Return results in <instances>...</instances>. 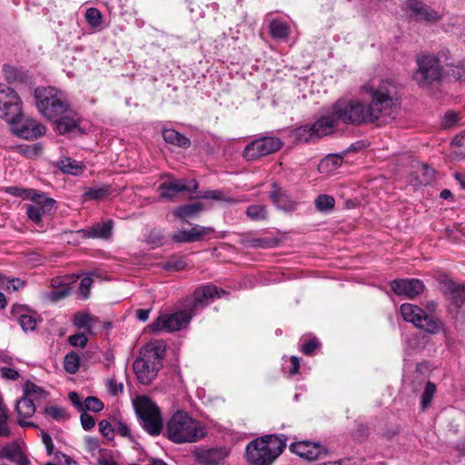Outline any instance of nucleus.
I'll use <instances>...</instances> for the list:
<instances>
[{"mask_svg": "<svg viewBox=\"0 0 465 465\" xmlns=\"http://www.w3.org/2000/svg\"><path fill=\"white\" fill-rule=\"evenodd\" d=\"M362 90L371 96L369 104L349 98H340L332 104V114L338 123L361 125L387 123L396 118L401 87L395 80L381 79L377 85L366 84Z\"/></svg>", "mask_w": 465, "mask_h": 465, "instance_id": "1", "label": "nucleus"}, {"mask_svg": "<svg viewBox=\"0 0 465 465\" xmlns=\"http://www.w3.org/2000/svg\"><path fill=\"white\" fill-rule=\"evenodd\" d=\"M205 435L204 428L185 411H176L166 424L165 436L176 444L196 442Z\"/></svg>", "mask_w": 465, "mask_h": 465, "instance_id": "2", "label": "nucleus"}, {"mask_svg": "<svg viewBox=\"0 0 465 465\" xmlns=\"http://www.w3.org/2000/svg\"><path fill=\"white\" fill-rule=\"evenodd\" d=\"M284 435H265L252 440L246 447L245 457L253 465H270L286 447Z\"/></svg>", "mask_w": 465, "mask_h": 465, "instance_id": "3", "label": "nucleus"}, {"mask_svg": "<svg viewBox=\"0 0 465 465\" xmlns=\"http://www.w3.org/2000/svg\"><path fill=\"white\" fill-rule=\"evenodd\" d=\"M198 183L194 180L172 179L163 183L160 189V195L166 200H173L178 194L188 192L191 197L205 200L226 202L227 196L221 190H203L197 192Z\"/></svg>", "mask_w": 465, "mask_h": 465, "instance_id": "4", "label": "nucleus"}, {"mask_svg": "<svg viewBox=\"0 0 465 465\" xmlns=\"http://www.w3.org/2000/svg\"><path fill=\"white\" fill-rule=\"evenodd\" d=\"M35 96L40 114L52 121L63 115L70 107L64 94L52 86L36 88Z\"/></svg>", "mask_w": 465, "mask_h": 465, "instance_id": "5", "label": "nucleus"}, {"mask_svg": "<svg viewBox=\"0 0 465 465\" xmlns=\"http://www.w3.org/2000/svg\"><path fill=\"white\" fill-rule=\"evenodd\" d=\"M133 405L143 430L151 435H159L163 429L159 407L146 396L136 397Z\"/></svg>", "mask_w": 465, "mask_h": 465, "instance_id": "6", "label": "nucleus"}, {"mask_svg": "<svg viewBox=\"0 0 465 465\" xmlns=\"http://www.w3.org/2000/svg\"><path fill=\"white\" fill-rule=\"evenodd\" d=\"M401 314L405 322H411L417 328L429 333H438L442 329V322L439 319L429 316L421 308L412 303H403L400 308Z\"/></svg>", "mask_w": 465, "mask_h": 465, "instance_id": "7", "label": "nucleus"}, {"mask_svg": "<svg viewBox=\"0 0 465 465\" xmlns=\"http://www.w3.org/2000/svg\"><path fill=\"white\" fill-rule=\"evenodd\" d=\"M4 119L10 124L12 132L18 137L33 140L45 134V125L36 120L25 116L21 110L17 114L4 117Z\"/></svg>", "mask_w": 465, "mask_h": 465, "instance_id": "8", "label": "nucleus"}, {"mask_svg": "<svg viewBox=\"0 0 465 465\" xmlns=\"http://www.w3.org/2000/svg\"><path fill=\"white\" fill-rule=\"evenodd\" d=\"M417 63L418 69L414 73L413 78L421 86L438 81L444 75V67H440L439 59L434 55H425L419 58Z\"/></svg>", "mask_w": 465, "mask_h": 465, "instance_id": "9", "label": "nucleus"}, {"mask_svg": "<svg viewBox=\"0 0 465 465\" xmlns=\"http://www.w3.org/2000/svg\"><path fill=\"white\" fill-rule=\"evenodd\" d=\"M193 314L188 310L180 311L174 313H163L150 324L152 332L166 331L173 332L187 326Z\"/></svg>", "mask_w": 465, "mask_h": 465, "instance_id": "10", "label": "nucleus"}, {"mask_svg": "<svg viewBox=\"0 0 465 465\" xmlns=\"http://www.w3.org/2000/svg\"><path fill=\"white\" fill-rule=\"evenodd\" d=\"M282 146L280 139L264 136L250 142L244 147L242 155L246 161H254L277 152Z\"/></svg>", "mask_w": 465, "mask_h": 465, "instance_id": "11", "label": "nucleus"}, {"mask_svg": "<svg viewBox=\"0 0 465 465\" xmlns=\"http://www.w3.org/2000/svg\"><path fill=\"white\" fill-rule=\"evenodd\" d=\"M231 450L225 446L213 448H196L193 451L195 461L199 465H225Z\"/></svg>", "mask_w": 465, "mask_h": 465, "instance_id": "12", "label": "nucleus"}, {"mask_svg": "<svg viewBox=\"0 0 465 465\" xmlns=\"http://www.w3.org/2000/svg\"><path fill=\"white\" fill-rule=\"evenodd\" d=\"M223 290H219L215 285H203L194 291L193 301L188 309L193 315L196 314L200 308H203L213 302L215 298L224 294Z\"/></svg>", "mask_w": 465, "mask_h": 465, "instance_id": "13", "label": "nucleus"}, {"mask_svg": "<svg viewBox=\"0 0 465 465\" xmlns=\"http://www.w3.org/2000/svg\"><path fill=\"white\" fill-rule=\"evenodd\" d=\"M21 99L5 84L0 83V117L15 115L20 111Z\"/></svg>", "mask_w": 465, "mask_h": 465, "instance_id": "14", "label": "nucleus"}, {"mask_svg": "<svg viewBox=\"0 0 465 465\" xmlns=\"http://www.w3.org/2000/svg\"><path fill=\"white\" fill-rule=\"evenodd\" d=\"M389 284L395 294L409 299H414L425 289L423 282L419 279H395Z\"/></svg>", "mask_w": 465, "mask_h": 465, "instance_id": "15", "label": "nucleus"}, {"mask_svg": "<svg viewBox=\"0 0 465 465\" xmlns=\"http://www.w3.org/2000/svg\"><path fill=\"white\" fill-rule=\"evenodd\" d=\"M406 8L416 20L428 23H436L442 18V15L421 0H406Z\"/></svg>", "mask_w": 465, "mask_h": 465, "instance_id": "16", "label": "nucleus"}, {"mask_svg": "<svg viewBox=\"0 0 465 465\" xmlns=\"http://www.w3.org/2000/svg\"><path fill=\"white\" fill-rule=\"evenodd\" d=\"M5 193L11 194L20 201H30L33 203H56V202L48 197L45 193L19 186H9L5 188Z\"/></svg>", "mask_w": 465, "mask_h": 465, "instance_id": "17", "label": "nucleus"}, {"mask_svg": "<svg viewBox=\"0 0 465 465\" xmlns=\"http://www.w3.org/2000/svg\"><path fill=\"white\" fill-rule=\"evenodd\" d=\"M162 362H147L146 360L137 358L133 364L134 371L138 381L143 384H150L162 368Z\"/></svg>", "mask_w": 465, "mask_h": 465, "instance_id": "18", "label": "nucleus"}, {"mask_svg": "<svg viewBox=\"0 0 465 465\" xmlns=\"http://www.w3.org/2000/svg\"><path fill=\"white\" fill-rule=\"evenodd\" d=\"M213 232V228L201 225H194L190 230H179L171 235L174 242H194L200 241L203 236Z\"/></svg>", "mask_w": 465, "mask_h": 465, "instance_id": "19", "label": "nucleus"}, {"mask_svg": "<svg viewBox=\"0 0 465 465\" xmlns=\"http://www.w3.org/2000/svg\"><path fill=\"white\" fill-rule=\"evenodd\" d=\"M440 287L443 294L458 308H460L465 302V284H457L450 279H445L440 282Z\"/></svg>", "mask_w": 465, "mask_h": 465, "instance_id": "20", "label": "nucleus"}, {"mask_svg": "<svg viewBox=\"0 0 465 465\" xmlns=\"http://www.w3.org/2000/svg\"><path fill=\"white\" fill-rule=\"evenodd\" d=\"M166 345L162 340H154L147 342L140 351L139 358L144 359L149 361L162 362L165 356Z\"/></svg>", "mask_w": 465, "mask_h": 465, "instance_id": "21", "label": "nucleus"}, {"mask_svg": "<svg viewBox=\"0 0 465 465\" xmlns=\"http://www.w3.org/2000/svg\"><path fill=\"white\" fill-rule=\"evenodd\" d=\"M434 171L427 164L417 163L409 175V183L413 187L427 185L432 182Z\"/></svg>", "mask_w": 465, "mask_h": 465, "instance_id": "22", "label": "nucleus"}, {"mask_svg": "<svg viewBox=\"0 0 465 465\" xmlns=\"http://www.w3.org/2000/svg\"><path fill=\"white\" fill-rule=\"evenodd\" d=\"M290 450L302 458L309 460H314L319 459L322 448L319 444L309 441H300L291 444Z\"/></svg>", "mask_w": 465, "mask_h": 465, "instance_id": "23", "label": "nucleus"}, {"mask_svg": "<svg viewBox=\"0 0 465 465\" xmlns=\"http://www.w3.org/2000/svg\"><path fill=\"white\" fill-rule=\"evenodd\" d=\"M12 316L16 319L25 331H32L37 324L36 318L30 314L27 308L23 305H14L11 309Z\"/></svg>", "mask_w": 465, "mask_h": 465, "instance_id": "24", "label": "nucleus"}, {"mask_svg": "<svg viewBox=\"0 0 465 465\" xmlns=\"http://www.w3.org/2000/svg\"><path fill=\"white\" fill-rule=\"evenodd\" d=\"M113 221L107 220L104 223H99L94 225L89 230L81 229L76 232L84 239L88 238H102L108 239L112 235Z\"/></svg>", "mask_w": 465, "mask_h": 465, "instance_id": "25", "label": "nucleus"}, {"mask_svg": "<svg viewBox=\"0 0 465 465\" xmlns=\"http://www.w3.org/2000/svg\"><path fill=\"white\" fill-rule=\"evenodd\" d=\"M15 411L19 416L18 423L20 426L35 427L33 422L25 420V419L31 418L35 412V407L33 399L26 397L21 398L15 405Z\"/></svg>", "mask_w": 465, "mask_h": 465, "instance_id": "26", "label": "nucleus"}, {"mask_svg": "<svg viewBox=\"0 0 465 465\" xmlns=\"http://www.w3.org/2000/svg\"><path fill=\"white\" fill-rule=\"evenodd\" d=\"M338 124V121L332 114V111L330 114L322 115L313 124V132L315 138H321L332 134Z\"/></svg>", "mask_w": 465, "mask_h": 465, "instance_id": "27", "label": "nucleus"}, {"mask_svg": "<svg viewBox=\"0 0 465 465\" xmlns=\"http://www.w3.org/2000/svg\"><path fill=\"white\" fill-rule=\"evenodd\" d=\"M54 121L56 123V128L61 134H71L78 128V119L70 107H68L67 112Z\"/></svg>", "mask_w": 465, "mask_h": 465, "instance_id": "28", "label": "nucleus"}, {"mask_svg": "<svg viewBox=\"0 0 465 465\" xmlns=\"http://www.w3.org/2000/svg\"><path fill=\"white\" fill-rule=\"evenodd\" d=\"M0 458L6 459L17 465H28L29 463V460L22 452L20 447L15 443L4 446L0 450Z\"/></svg>", "mask_w": 465, "mask_h": 465, "instance_id": "29", "label": "nucleus"}, {"mask_svg": "<svg viewBox=\"0 0 465 465\" xmlns=\"http://www.w3.org/2000/svg\"><path fill=\"white\" fill-rule=\"evenodd\" d=\"M58 168L64 173L71 175H80L85 169L83 162H78L70 157L62 158L57 162Z\"/></svg>", "mask_w": 465, "mask_h": 465, "instance_id": "30", "label": "nucleus"}, {"mask_svg": "<svg viewBox=\"0 0 465 465\" xmlns=\"http://www.w3.org/2000/svg\"><path fill=\"white\" fill-rule=\"evenodd\" d=\"M163 138L166 143L182 148H188L191 145L189 138L173 129H163Z\"/></svg>", "mask_w": 465, "mask_h": 465, "instance_id": "31", "label": "nucleus"}, {"mask_svg": "<svg viewBox=\"0 0 465 465\" xmlns=\"http://www.w3.org/2000/svg\"><path fill=\"white\" fill-rule=\"evenodd\" d=\"M444 76L450 80L465 82V62L447 64L443 69Z\"/></svg>", "mask_w": 465, "mask_h": 465, "instance_id": "32", "label": "nucleus"}, {"mask_svg": "<svg viewBox=\"0 0 465 465\" xmlns=\"http://www.w3.org/2000/svg\"><path fill=\"white\" fill-rule=\"evenodd\" d=\"M97 318L87 312H76L73 318V324L78 329H84L92 333V328L97 322Z\"/></svg>", "mask_w": 465, "mask_h": 465, "instance_id": "33", "label": "nucleus"}, {"mask_svg": "<svg viewBox=\"0 0 465 465\" xmlns=\"http://www.w3.org/2000/svg\"><path fill=\"white\" fill-rule=\"evenodd\" d=\"M204 205H181L173 212L174 216L183 222L189 223L188 219L196 216L200 212L203 211Z\"/></svg>", "mask_w": 465, "mask_h": 465, "instance_id": "34", "label": "nucleus"}, {"mask_svg": "<svg viewBox=\"0 0 465 465\" xmlns=\"http://www.w3.org/2000/svg\"><path fill=\"white\" fill-rule=\"evenodd\" d=\"M437 392V386L434 382L428 381L420 395V409L426 411L432 403Z\"/></svg>", "mask_w": 465, "mask_h": 465, "instance_id": "35", "label": "nucleus"}, {"mask_svg": "<svg viewBox=\"0 0 465 465\" xmlns=\"http://www.w3.org/2000/svg\"><path fill=\"white\" fill-rule=\"evenodd\" d=\"M342 163V157L339 154H329L320 162L319 171L321 173H331L340 167Z\"/></svg>", "mask_w": 465, "mask_h": 465, "instance_id": "36", "label": "nucleus"}, {"mask_svg": "<svg viewBox=\"0 0 465 465\" xmlns=\"http://www.w3.org/2000/svg\"><path fill=\"white\" fill-rule=\"evenodd\" d=\"M84 17L89 26L94 30L100 31L103 29V15L97 8H87Z\"/></svg>", "mask_w": 465, "mask_h": 465, "instance_id": "37", "label": "nucleus"}, {"mask_svg": "<svg viewBox=\"0 0 465 465\" xmlns=\"http://www.w3.org/2000/svg\"><path fill=\"white\" fill-rule=\"evenodd\" d=\"M110 190L107 186H94L89 188L84 194V201H103L109 195Z\"/></svg>", "mask_w": 465, "mask_h": 465, "instance_id": "38", "label": "nucleus"}, {"mask_svg": "<svg viewBox=\"0 0 465 465\" xmlns=\"http://www.w3.org/2000/svg\"><path fill=\"white\" fill-rule=\"evenodd\" d=\"M292 136L298 143H308L312 138H315L312 124H305L296 128L292 132Z\"/></svg>", "mask_w": 465, "mask_h": 465, "instance_id": "39", "label": "nucleus"}, {"mask_svg": "<svg viewBox=\"0 0 465 465\" xmlns=\"http://www.w3.org/2000/svg\"><path fill=\"white\" fill-rule=\"evenodd\" d=\"M81 359L77 352L70 351L64 356V368L66 372L74 374L79 371Z\"/></svg>", "mask_w": 465, "mask_h": 465, "instance_id": "40", "label": "nucleus"}, {"mask_svg": "<svg viewBox=\"0 0 465 465\" xmlns=\"http://www.w3.org/2000/svg\"><path fill=\"white\" fill-rule=\"evenodd\" d=\"M163 231L159 228H153L144 235V241L150 244L153 249L162 246L164 243Z\"/></svg>", "mask_w": 465, "mask_h": 465, "instance_id": "41", "label": "nucleus"}, {"mask_svg": "<svg viewBox=\"0 0 465 465\" xmlns=\"http://www.w3.org/2000/svg\"><path fill=\"white\" fill-rule=\"evenodd\" d=\"M451 153L458 160L465 158V132H462L460 135H457L452 141Z\"/></svg>", "mask_w": 465, "mask_h": 465, "instance_id": "42", "label": "nucleus"}, {"mask_svg": "<svg viewBox=\"0 0 465 465\" xmlns=\"http://www.w3.org/2000/svg\"><path fill=\"white\" fill-rule=\"evenodd\" d=\"M246 214L248 218L254 222L264 221L268 217L264 205H248Z\"/></svg>", "mask_w": 465, "mask_h": 465, "instance_id": "43", "label": "nucleus"}, {"mask_svg": "<svg viewBox=\"0 0 465 465\" xmlns=\"http://www.w3.org/2000/svg\"><path fill=\"white\" fill-rule=\"evenodd\" d=\"M270 33L273 38H285L289 34V28L283 22L273 20L270 25Z\"/></svg>", "mask_w": 465, "mask_h": 465, "instance_id": "44", "label": "nucleus"}, {"mask_svg": "<svg viewBox=\"0 0 465 465\" xmlns=\"http://www.w3.org/2000/svg\"><path fill=\"white\" fill-rule=\"evenodd\" d=\"M53 205H27L26 213L28 218L36 224L42 221L43 213H45V207H52ZM51 208H49L50 210Z\"/></svg>", "mask_w": 465, "mask_h": 465, "instance_id": "45", "label": "nucleus"}, {"mask_svg": "<svg viewBox=\"0 0 465 465\" xmlns=\"http://www.w3.org/2000/svg\"><path fill=\"white\" fill-rule=\"evenodd\" d=\"M69 293L70 288L67 286H63L60 289L52 290L51 292H45L44 294V299L51 302H57L58 301L67 297Z\"/></svg>", "mask_w": 465, "mask_h": 465, "instance_id": "46", "label": "nucleus"}, {"mask_svg": "<svg viewBox=\"0 0 465 465\" xmlns=\"http://www.w3.org/2000/svg\"><path fill=\"white\" fill-rule=\"evenodd\" d=\"M45 413L58 421L67 420L69 417L65 409L58 406L46 407Z\"/></svg>", "mask_w": 465, "mask_h": 465, "instance_id": "47", "label": "nucleus"}, {"mask_svg": "<svg viewBox=\"0 0 465 465\" xmlns=\"http://www.w3.org/2000/svg\"><path fill=\"white\" fill-rule=\"evenodd\" d=\"M104 405L97 397L89 396L84 401V411L99 412L104 409Z\"/></svg>", "mask_w": 465, "mask_h": 465, "instance_id": "48", "label": "nucleus"}, {"mask_svg": "<svg viewBox=\"0 0 465 465\" xmlns=\"http://www.w3.org/2000/svg\"><path fill=\"white\" fill-rule=\"evenodd\" d=\"M269 197L274 203H285L288 201V196L276 183L272 185V189L269 192Z\"/></svg>", "mask_w": 465, "mask_h": 465, "instance_id": "49", "label": "nucleus"}, {"mask_svg": "<svg viewBox=\"0 0 465 465\" xmlns=\"http://www.w3.org/2000/svg\"><path fill=\"white\" fill-rule=\"evenodd\" d=\"M24 392H25V397L28 398V397H34L36 399L37 397H41L43 394H45V391L35 385V383H33L32 381H27L25 384V387H24Z\"/></svg>", "mask_w": 465, "mask_h": 465, "instance_id": "50", "label": "nucleus"}, {"mask_svg": "<svg viewBox=\"0 0 465 465\" xmlns=\"http://www.w3.org/2000/svg\"><path fill=\"white\" fill-rule=\"evenodd\" d=\"M97 465H119L111 451L107 450H99V457L97 458Z\"/></svg>", "mask_w": 465, "mask_h": 465, "instance_id": "51", "label": "nucleus"}, {"mask_svg": "<svg viewBox=\"0 0 465 465\" xmlns=\"http://www.w3.org/2000/svg\"><path fill=\"white\" fill-rule=\"evenodd\" d=\"M321 345L320 341H318L317 338L315 337H312V338H310L309 340L305 341L302 345H301V351H302V353H304L305 355H312L314 351L319 348Z\"/></svg>", "mask_w": 465, "mask_h": 465, "instance_id": "52", "label": "nucleus"}, {"mask_svg": "<svg viewBox=\"0 0 465 465\" xmlns=\"http://www.w3.org/2000/svg\"><path fill=\"white\" fill-rule=\"evenodd\" d=\"M99 430L101 434L108 440L114 437V425L113 426L108 420H103L99 422Z\"/></svg>", "mask_w": 465, "mask_h": 465, "instance_id": "53", "label": "nucleus"}, {"mask_svg": "<svg viewBox=\"0 0 465 465\" xmlns=\"http://www.w3.org/2000/svg\"><path fill=\"white\" fill-rule=\"evenodd\" d=\"M105 384L108 392L113 396H117L124 391V384L122 382H118L115 379H108Z\"/></svg>", "mask_w": 465, "mask_h": 465, "instance_id": "54", "label": "nucleus"}, {"mask_svg": "<svg viewBox=\"0 0 465 465\" xmlns=\"http://www.w3.org/2000/svg\"><path fill=\"white\" fill-rule=\"evenodd\" d=\"M88 341L87 337L84 333L78 332L74 335L69 336L68 342L73 347H81L84 348L86 346Z\"/></svg>", "mask_w": 465, "mask_h": 465, "instance_id": "55", "label": "nucleus"}, {"mask_svg": "<svg viewBox=\"0 0 465 465\" xmlns=\"http://www.w3.org/2000/svg\"><path fill=\"white\" fill-rule=\"evenodd\" d=\"M114 433H117L122 437H127L133 440L128 425L122 420H114Z\"/></svg>", "mask_w": 465, "mask_h": 465, "instance_id": "56", "label": "nucleus"}, {"mask_svg": "<svg viewBox=\"0 0 465 465\" xmlns=\"http://www.w3.org/2000/svg\"><path fill=\"white\" fill-rule=\"evenodd\" d=\"M93 284V279L89 276L84 277L79 285V292L84 300H86L90 294V289Z\"/></svg>", "mask_w": 465, "mask_h": 465, "instance_id": "57", "label": "nucleus"}, {"mask_svg": "<svg viewBox=\"0 0 465 465\" xmlns=\"http://www.w3.org/2000/svg\"><path fill=\"white\" fill-rule=\"evenodd\" d=\"M186 266V262L183 258L170 260L166 262L163 265V268L167 271L178 272L184 269Z\"/></svg>", "mask_w": 465, "mask_h": 465, "instance_id": "58", "label": "nucleus"}, {"mask_svg": "<svg viewBox=\"0 0 465 465\" xmlns=\"http://www.w3.org/2000/svg\"><path fill=\"white\" fill-rule=\"evenodd\" d=\"M459 122V114L455 112H448L442 118L441 125L444 128H450L456 125Z\"/></svg>", "mask_w": 465, "mask_h": 465, "instance_id": "59", "label": "nucleus"}, {"mask_svg": "<svg viewBox=\"0 0 465 465\" xmlns=\"http://www.w3.org/2000/svg\"><path fill=\"white\" fill-rule=\"evenodd\" d=\"M81 425L85 431L90 430L95 425L94 419L92 415L83 412L80 416Z\"/></svg>", "mask_w": 465, "mask_h": 465, "instance_id": "60", "label": "nucleus"}, {"mask_svg": "<svg viewBox=\"0 0 465 465\" xmlns=\"http://www.w3.org/2000/svg\"><path fill=\"white\" fill-rule=\"evenodd\" d=\"M1 376L5 380L16 381L19 378V372L9 367H2L0 369Z\"/></svg>", "mask_w": 465, "mask_h": 465, "instance_id": "61", "label": "nucleus"}, {"mask_svg": "<svg viewBox=\"0 0 465 465\" xmlns=\"http://www.w3.org/2000/svg\"><path fill=\"white\" fill-rule=\"evenodd\" d=\"M42 441L45 447L46 453L48 455H51L54 451V444H53V440H52L51 436L48 433L43 431L42 432Z\"/></svg>", "mask_w": 465, "mask_h": 465, "instance_id": "62", "label": "nucleus"}, {"mask_svg": "<svg viewBox=\"0 0 465 465\" xmlns=\"http://www.w3.org/2000/svg\"><path fill=\"white\" fill-rule=\"evenodd\" d=\"M72 404L77 408L78 411H84V403L81 401L79 394L75 391H72L68 395Z\"/></svg>", "mask_w": 465, "mask_h": 465, "instance_id": "63", "label": "nucleus"}, {"mask_svg": "<svg viewBox=\"0 0 465 465\" xmlns=\"http://www.w3.org/2000/svg\"><path fill=\"white\" fill-rule=\"evenodd\" d=\"M272 243V240L271 239L255 238L251 241V245L252 247L267 248L271 247Z\"/></svg>", "mask_w": 465, "mask_h": 465, "instance_id": "64", "label": "nucleus"}]
</instances>
